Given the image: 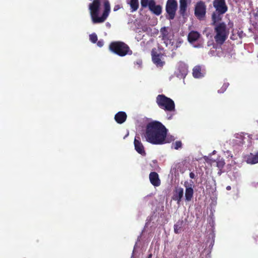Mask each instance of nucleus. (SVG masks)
<instances>
[{"label": "nucleus", "mask_w": 258, "mask_h": 258, "mask_svg": "<svg viewBox=\"0 0 258 258\" xmlns=\"http://www.w3.org/2000/svg\"><path fill=\"white\" fill-rule=\"evenodd\" d=\"M149 179L151 183L154 186H159L161 184L159 175L156 172H151L150 173Z\"/></svg>", "instance_id": "12"}, {"label": "nucleus", "mask_w": 258, "mask_h": 258, "mask_svg": "<svg viewBox=\"0 0 258 258\" xmlns=\"http://www.w3.org/2000/svg\"><path fill=\"white\" fill-rule=\"evenodd\" d=\"M180 66H181L183 67V72H186L187 71V67H186V65L183 63H181Z\"/></svg>", "instance_id": "32"}, {"label": "nucleus", "mask_w": 258, "mask_h": 258, "mask_svg": "<svg viewBox=\"0 0 258 258\" xmlns=\"http://www.w3.org/2000/svg\"><path fill=\"white\" fill-rule=\"evenodd\" d=\"M255 16L258 17V10L256 11V13L255 14Z\"/></svg>", "instance_id": "36"}, {"label": "nucleus", "mask_w": 258, "mask_h": 258, "mask_svg": "<svg viewBox=\"0 0 258 258\" xmlns=\"http://www.w3.org/2000/svg\"><path fill=\"white\" fill-rule=\"evenodd\" d=\"M213 6L220 14H225L228 10L225 0H214Z\"/></svg>", "instance_id": "8"}, {"label": "nucleus", "mask_w": 258, "mask_h": 258, "mask_svg": "<svg viewBox=\"0 0 258 258\" xmlns=\"http://www.w3.org/2000/svg\"><path fill=\"white\" fill-rule=\"evenodd\" d=\"M200 34L195 31H190L187 36L188 41L190 43H193L196 41L198 40V39L200 38Z\"/></svg>", "instance_id": "16"}, {"label": "nucleus", "mask_w": 258, "mask_h": 258, "mask_svg": "<svg viewBox=\"0 0 258 258\" xmlns=\"http://www.w3.org/2000/svg\"><path fill=\"white\" fill-rule=\"evenodd\" d=\"M229 86L228 83H225L223 84L222 87L220 90H218V93H222L226 91L228 87Z\"/></svg>", "instance_id": "27"}, {"label": "nucleus", "mask_w": 258, "mask_h": 258, "mask_svg": "<svg viewBox=\"0 0 258 258\" xmlns=\"http://www.w3.org/2000/svg\"><path fill=\"white\" fill-rule=\"evenodd\" d=\"M207 12V6L205 3L202 1H198L194 8L195 17L200 21L205 20Z\"/></svg>", "instance_id": "6"}, {"label": "nucleus", "mask_w": 258, "mask_h": 258, "mask_svg": "<svg viewBox=\"0 0 258 258\" xmlns=\"http://www.w3.org/2000/svg\"><path fill=\"white\" fill-rule=\"evenodd\" d=\"M189 177L190 178L194 179L195 178V173L192 172H190L189 173Z\"/></svg>", "instance_id": "33"}, {"label": "nucleus", "mask_w": 258, "mask_h": 258, "mask_svg": "<svg viewBox=\"0 0 258 258\" xmlns=\"http://www.w3.org/2000/svg\"><path fill=\"white\" fill-rule=\"evenodd\" d=\"M223 14H220L217 11H215L213 13L212 15V25L216 26L217 25L218 22H220L221 19V15Z\"/></svg>", "instance_id": "19"}, {"label": "nucleus", "mask_w": 258, "mask_h": 258, "mask_svg": "<svg viewBox=\"0 0 258 258\" xmlns=\"http://www.w3.org/2000/svg\"><path fill=\"white\" fill-rule=\"evenodd\" d=\"M182 143L180 141H176L172 144V148L175 150H178L182 148Z\"/></svg>", "instance_id": "24"}, {"label": "nucleus", "mask_w": 258, "mask_h": 258, "mask_svg": "<svg viewBox=\"0 0 258 258\" xmlns=\"http://www.w3.org/2000/svg\"><path fill=\"white\" fill-rule=\"evenodd\" d=\"M176 258H177V257H176Z\"/></svg>", "instance_id": "38"}, {"label": "nucleus", "mask_w": 258, "mask_h": 258, "mask_svg": "<svg viewBox=\"0 0 258 258\" xmlns=\"http://www.w3.org/2000/svg\"><path fill=\"white\" fill-rule=\"evenodd\" d=\"M109 49L112 52L121 57L133 53L128 45L122 41L111 42L109 45Z\"/></svg>", "instance_id": "3"}, {"label": "nucleus", "mask_w": 258, "mask_h": 258, "mask_svg": "<svg viewBox=\"0 0 258 258\" xmlns=\"http://www.w3.org/2000/svg\"><path fill=\"white\" fill-rule=\"evenodd\" d=\"M216 162H217V166L219 168H223L225 165L224 160L223 159H217V161Z\"/></svg>", "instance_id": "26"}, {"label": "nucleus", "mask_w": 258, "mask_h": 258, "mask_svg": "<svg viewBox=\"0 0 258 258\" xmlns=\"http://www.w3.org/2000/svg\"><path fill=\"white\" fill-rule=\"evenodd\" d=\"M167 133V130L162 123L153 121L147 125L145 138L146 141L150 143L162 145L165 143Z\"/></svg>", "instance_id": "1"}, {"label": "nucleus", "mask_w": 258, "mask_h": 258, "mask_svg": "<svg viewBox=\"0 0 258 258\" xmlns=\"http://www.w3.org/2000/svg\"><path fill=\"white\" fill-rule=\"evenodd\" d=\"M160 37L165 43L167 42L170 40V36L168 31L167 27H164L161 28L160 31Z\"/></svg>", "instance_id": "15"}, {"label": "nucleus", "mask_w": 258, "mask_h": 258, "mask_svg": "<svg viewBox=\"0 0 258 258\" xmlns=\"http://www.w3.org/2000/svg\"><path fill=\"white\" fill-rule=\"evenodd\" d=\"M246 162L249 164H255L258 163V154L253 155L250 154L246 158Z\"/></svg>", "instance_id": "22"}, {"label": "nucleus", "mask_w": 258, "mask_h": 258, "mask_svg": "<svg viewBox=\"0 0 258 258\" xmlns=\"http://www.w3.org/2000/svg\"><path fill=\"white\" fill-rule=\"evenodd\" d=\"M216 35L214 36L215 41L217 44H223L227 39L229 31L226 25L224 22L219 23L214 28Z\"/></svg>", "instance_id": "4"}, {"label": "nucleus", "mask_w": 258, "mask_h": 258, "mask_svg": "<svg viewBox=\"0 0 258 258\" xmlns=\"http://www.w3.org/2000/svg\"><path fill=\"white\" fill-rule=\"evenodd\" d=\"M162 56L161 53H158L154 50L152 51V60L157 67H163L165 64V62L161 60Z\"/></svg>", "instance_id": "10"}, {"label": "nucleus", "mask_w": 258, "mask_h": 258, "mask_svg": "<svg viewBox=\"0 0 258 258\" xmlns=\"http://www.w3.org/2000/svg\"><path fill=\"white\" fill-rule=\"evenodd\" d=\"M158 106L166 111L172 112L175 111V104L170 98L163 94L158 95L156 99Z\"/></svg>", "instance_id": "5"}, {"label": "nucleus", "mask_w": 258, "mask_h": 258, "mask_svg": "<svg viewBox=\"0 0 258 258\" xmlns=\"http://www.w3.org/2000/svg\"><path fill=\"white\" fill-rule=\"evenodd\" d=\"M231 189V186H229V185H228V186H227L226 187V189H227V190H230Z\"/></svg>", "instance_id": "34"}, {"label": "nucleus", "mask_w": 258, "mask_h": 258, "mask_svg": "<svg viewBox=\"0 0 258 258\" xmlns=\"http://www.w3.org/2000/svg\"><path fill=\"white\" fill-rule=\"evenodd\" d=\"M152 254L150 253V254L148 255L147 258H152Z\"/></svg>", "instance_id": "35"}, {"label": "nucleus", "mask_w": 258, "mask_h": 258, "mask_svg": "<svg viewBox=\"0 0 258 258\" xmlns=\"http://www.w3.org/2000/svg\"><path fill=\"white\" fill-rule=\"evenodd\" d=\"M184 223L182 220H178L174 225V232L176 234L180 233L183 230Z\"/></svg>", "instance_id": "18"}, {"label": "nucleus", "mask_w": 258, "mask_h": 258, "mask_svg": "<svg viewBox=\"0 0 258 258\" xmlns=\"http://www.w3.org/2000/svg\"><path fill=\"white\" fill-rule=\"evenodd\" d=\"M174 138L173 136H167L166 135V137L165 138V143H170L172 141H173L174 140Z\"/></svg>", "instance_id": "28"}, {"label": "nucleus", "mask_w": 258, "mask_h": 258, "mask_svg": "<svg viewBox=\"0 0 258 258\" xmlns=\"http://www.w3.org/2000/svg\"><path fill=\"white\" fill-rule=\"evenodd\" d=\"M236 138L241 139V141L240 142L241 144H243L244 143V137L243 135H242V134H237L236 136Z\"/></svg>", "instance_id": "29"}, {"label": "nucleus", "mask_w": 258, "mask_h": 258, "mask_svg": "<svg viewBox=\"0 0 258 258\" xmlns=\"http://www.w3.org/2000/svg\"><path fill=\"white\" fill-rule=\"evenodd\" d=\"M192 75L195 78H200L203 76L202 68L200 66H195L192 70Z\"/></svg>", "instance_id": "20"}, {"label": "nucleus", "mask_w": 258, "mask_h": 258, "mask_svg": "<svg viewBox=\"0 0 258 258\" xmlns=\"http://www.w3.org/2000/svg\"><path fill=\"white\" fill-rule=\"evenodd\" d=\"M185 201L188 202L191 201L193 197L194 189L191 187H187L186 186H185Z\"/></svg>", "instance_id": "21"}, {"label": "nucleus", "mask_w": 258, "mask_h": 258, "mask_svg": "<svg viewBox=\"0 0 258 258\" xmlns=\"http://www.w3.org/2000/svg\"><path fill=\"white\" fill-rule=\"evenodd\" d=\"M171 116L168 118V119H171Z\"/></svg>", "instance_id": "37"}, {"label": "nucleus", "mask_w": 258, "mask_h": 258, "mask_svg": "<svg viewBox=\"0 0 258 258\" xmlns=\"http://www.w3.org/2000/svg\"><path fill=\"white\" fill-rule=\"evenodd\" d=\"M97 45L101 47L104 45V41L103 40H100L98 41H97Z\"/></svg>", "instance_id": "30"}, {"label": "nucleus", "mask_w": 258, "mask_h": 258, "mask_svg": "<svg viewBox=\"0 0 258 258\" xmlns=\"http://www.w3.org/2000/svg\"><path fill=\"white\" fill-rule=\"evenodd\" d=\"M128 4L131 7L132 12L136 11L139 8V4L138 0H130Z\"/></svg>", "instance_id": "23"}, {"label": "nucleus", "mask_w": 258, "mask_h": 258, "mask_svg": "<svg viewBox=\"0 0 258 258\" xmlns=\"http://www.w3.org/2000/svg\"><path fill=\"white\" fill-rule=\"evenodd\" d=\"M183 196V189L181 187H176L173 191L172 200L179 204Z\"/></svg>", "instance_id": "11"}, {"label": "nucleus", "mask_w": 258, "mask_h": 258, "mask_svg": "<svg viewBox=\"0 0 258 258\" xmlns=\"http://www.w3.org/2000/svg\"><path fill=\"white\" fill-rule=\"evenodd\" d=\"M177 8V3L176 0H167L166 5V12L168 14L167 18L173 20L175 18Z\"/></svg>", "instance_id": "7"}, {"label": "nucleus", "mask_w": 258, "mask_h": 258, "mask_svg": "<svg viewBox=\"0 0 258 258\" xmlns=\"http://www.w3.org/2000/svg\"><path fill=\"white\" fill-rule=\"evenodd\" d=\"M89 9L93 23H101L108 17L110 5L108 0H94L89 5Z\"/></svg>", "instance_id": "2"}, {"label": "nucleus", "mask_w": 258, "mask_h": 258, "mask_svg": "<svg viewBox=\"0 0 258 258\" xmlns=\"http://www.w3.org/2000/svg\"><path fill=\"white\" fill-rule=\"evenodd\" d=\"M127 115L124 111H119L114 116V119L119 124H122L125 121Z\"/></svg>", "instance_id": "14"}, {"label": "nucleus", "mask_w": 258, "mask_h": 258, "mask_svg": "<svg viewBox=\"0 0 258 258\" xmlns=\"http://www.w3.org/2000/svg\"><path fill=\"white\" fill-rule=\"evenodd\" d=\"M134 146L136 151L138 153L143 156L146 155L144 147L140 141V137L139 136H136L135 137L134 140Z\"/></svg>", "instance_id": "9"}, {"label": "nucleus", "mask_w": 258, "mask_h": 258, "mask_svg": "<svg viewBox=\"0 0 258 258\" xmlns=\"http://www.w3.org/2000/svg\"><path fill=\"white\" fill-rule=\"evenodd\" d=\"M187 8V0L179 1V14L182 16H184Z\"/></svg>", "instance_id": "17"}, {"label": "nucleus", "mask_w": 258, "mask_h": 258, "mask_svg": "<svg viewBox=\"0 0 258 258\" xmlns=\"http://www.w3.org/2000/svg\"><path fill=\"white\" fill-rule=\"evenodd\" d=\"M149 10L155 15H160L162 13V7L160 5H156L155 1H151L149 8Z\"/></svg>", "instance_id": "13"}, {"label": "nucleus", "mask_w": 258, "mask_h": 258, "mask_svg": "<svg viewBox=\"0 0 258 258\" xmlns=\"http://www.w3.org/2000/svg\"><path fill=\"white\" fill-rule=\"evenodd\" d=\"M120 8V6L119 5H116L114 6L113 8V11L114 12L118 11Z\"/></svg>", "instance_id": "31"}, {"label": "nucleus", "mask_w": 258, "mask_h": 258, "mask_svg": "<svg viewBox=\"0 0 258 258\" xmlns=\"http://www.w3.org/2000/svg\"><path fill=\"white\" fill-rule=\"evenodd\" d=\"M89 38L90 41L93 43L97 42L98 40L97 36L95 33H93L90 35Z\"/></svg>", "instance_id": "25"}]
</instances>
